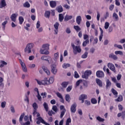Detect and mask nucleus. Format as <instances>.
Segmentation results:
<instances>
[{
    "label": "nucleus",
    "mask_w": 125,
    "mask_h": 125,
    "mask_svg": "<svg viewBox=\"0 0 125 125\" xmlns=\"http://www.w3.org/2000/svg\"><path fill=\"white\" fill-rule=\"evenodd\" d=\"M42 49L41 50V54H45L47 55L49 54V52L48 51V49H49V44H44L42 45Z\"/></svg>",
    "instance_id": "nucleus-1"
},
{
    "label": "nucleus",
    "mask_w": 125,
    "mask_h": 125,
    "mask_svg": "<svg viewBox=\"0 0 125 125\" xmlns=\"http://www.w3.org/2000/svg\"><path fill=\"white\" fill-rule=\"evenodd\" d=\"M71 46L74 50L73 52L74 54H77L78 52V53L82 52V49H81V47L79 46H75V44L72 43H71Z\"/></svg>",
    "instance_id": "nucleus-2"
},
{
    "label": "nucleus",
    "mask_w": 125,
    "mask_h": 125,
    "mask_svg": "<svg viewBox=\"0 0 125 125\" xmlns=\"http://www.w3.org/2000/svg\"><path fill=\"white\" fill-rule=\"evenodd\" d=\"M33 47H34V44L32 43L27 44L26 48L24 49V52L26 53H31Z\"/></svg>",
    "instance_id": "nucleus-3"
},
{
    "label": "nucleus",
    "mask_w": 125,
    "mask_h": 125,
    "mask_svg": "<svg viewBox=\"0 0 125 125\" xmlns=\"http://www.w3.org/2000/svg\"><path fill=\"white\" fill-rule=\"evenodd\" d=\"M92 72L91 70H87L85 71L84 74L82 75V78L83 79H86V80H87L88 79V77L91 75Z\"/></svg>",
    "instance_id": "nucleus-4"
},
{
    "label": "nucleus",
    "mask_w": 125,
    "mask_h": 125,
    "mask_svg": "<svg viewBox=\"0 0 125 125\" xmlns=\"http://www.w3.org/2000/svg\"><path fill=\"white\" fill-rule=\"evenodd\" d=\"M108 67L111 70V71H113L114 73H117V71L116 70V67H115V65L111 62H109L107 64Z\"/></svg>",
    "instance_id": "nucleus-5"
},
{
    "label": "nucleus",
    "mask_w": 125,
    "mask_h": 125,
    "mask_svg": "<svg viewBox=\"0 0 125 125\" xmlns=\"http://www.w3.org/2000/svg\"><path fill=\"white\" fill-rule=\"evenodd\" d=\"M20 63L21 65V68L22 69V71L24 72V73H26L27 70V67H26V65L25 64V63L23 62L22 60H19Z\"/></svg>",
    "instance_id": "nucleus-6"
},
{
    "label": "nucleus",
    "mask_w": 125,
    "mask_h": 125,
    "mask_svg": "<svg viewBox=\"0 0 125 125\" xmlns=\"http://www.w3.org/2000/svg\"><path fill=\"white\" fill-rule=\"evenodd\" d=\"M96 76L98 78H104V72L101 70H98L96 72Z\"/></svg>",
    "instance_id": "nucleus-7"
},
{
    "label": "nucleus",
    "mask_w": 125,
    "mask_h": 125,
    "mask_svg": "<svg viewBox=\"0 0 125 125\" xmlns=\"http://www.w3.org/2000/svg\"><path fill=\"white\" fill-rule=\"evenodd\" d=\"M76 108L77 104L74 103V104H73L70 107V110L71 113H76V111H77Z\"/></svg>",
    "instance_id": "nucleus-8"
},
{
    "label": "nucleus",
    "mask_w": 125,
    "mask_h": 125,
    "mask_svg": "<svg viewBox=\"0 0 125 125\" xmlns=\"http://www.w3.org/2000/svg\"><path fill=\"white\" fill-rule=\"evenodd\" d=\"M51 72L54 74V75H56L57 73V69H56V65L55 64H52L51 65Z\"/></svg>",
    "instance_id": "nucleus-9"
},
{
    "label": "nucleus",
    "mask_w": 125,
    "mask_h": 125,
    "mask_svg": "<svg viewBox=\"0 0 125 125\" xmlns=\"http://www.w3.org/2000/svg\"><path fill=\"white\" fill-rule=\"evenodd\" d=\"M17 16H18V14H12L10 17L11 21L15 22H16Z\"/></svg>",
    "instance_id": "nucleus-10"
},
{
    "label": "nucleus",
    "mask_w": 125,
    "mask_h": 125,
    "mask_svg": "<svg viewBox=\"0 0 125 125\" xmlns=\"http://www.w3.org/2000/svg\"><path fill=\"white\" fill-rule=\"evenodd\" d=\"M109 58H111V59H113L115 61H117V60H118V56L114 54V53H110L109 55Z\"/></svg>",
    "instance_id": "nucleus-11"
},
{
    "label": "nucleus",
    "mask_w": 125,
    "mask_h": 125,
    "mask_svg": "<svg viewBox=\"0 0 125 125\" xmlns=\"http://www.w3.org/2000/svg\"><path fill=\"white\" fill-rule=\"evenodd\" d=\"M42 60L47 61L49 63V60H51V58L49 56H43L41 57Z\"/></svg>",
    "instance_id": "nucleus-12"
},
{
    "label": "nucleus",
    "mask_w": 125,
    "mask_h": 125,
    "mask_svg": "<svg viewBox=\"0 0 125 125\" xmlns=\"http://www.w3.org/2000/svg\"><path fill=\"white\" fill-rule=\"evenodd\" d=\"M6 6V2H5V0H1L0 2V8H3Z\"/></svg>",
    "instance_id": "nucleus-13"
},
{
    "label": "nucleus",
    "mask_w": 125,
    "mask_h": 125,
    "mask_svg": "<svg viewBox=\"0 0 125 125\" xmlns=\"http://www.w3.org/2000/svg\"><path fill=\"white\" fill-rule=\"evenodd\" d=\"M124 100V98L122 95H119L118 98L115 99L116 102H122Z\"/></svg>",
    "instance_id": "nucleus-14"
},
{
    "label": "nucleus",
    "mask_w": 125,
    "mask_h": 125,
    "mask_svg": "<svg viewBox=\"0 0 125 125\" xmlns=\"http://www.w3.org/2000/svg\"><path fill=\"white\" fill-rule=\"evenodd\" d=\"M57 5V3H56V1L53 0L50 1V6L52 8H54L55 7H56Z\"/></svg>",
    "instance_id": "nucleus-15"
},
{
    "label": "nucleus",
    "mask_w": 125,
    "mask_h": 125,
    "mask_svg": "<svg viewBox=\"0 0 125 125\" xmlns=\"http://www.w3.org/2000/svg\"><path fill=\"white\" fill-rule=\"evenodd\" d=\"M42 69L43 70L44 72L46 73L47 76H49V75H50V71L47 69V67H45V66H42Z\"/></svg>",
    "instance_id": "nucleus-16"
},
{
    "label": "nucleus",
    "mask_w": 125,
    "mask_h": 125,
    "mask_svg": "<svg viewBox=\"0 0 125 125\" xmlns=\"http://www.w3.org/2000/svg\"><path fill=\"white\" fill-rule=\"evenodd\" d=\"M96 83L100 86V87H102L103 86V84L102 83V81L100 80L99 79H96Z\"/></svg>",
    "instance_id": "nucleus-17"
},
{
    "label": "nucleus",
    "mask_w": 125,
    "mask_h": 125,
    "mask_svg": "<svg viewBox=\"0 0 125 125\" xmlns=\"http://www.w3.org/2000/svg\"><path fill=\"white\" fill-rule=\"evenodd\" d=\"M54 82V77H51L49 79L48 81H47L46 84L48 85V84H51V83H53Z\"/></svg>",
    "instance_id": "nucleus-18"
},
{
    "label": "nucleus",
    "mask_w": 125,
    "mask_h": 125,
    "mask_svg": "<svg viewBox=\"0 0 125 125\" xmlns=\"http://www.w3.org/2000/svg\"><path fill=\"white\" fill-rule=\"evenodd\" d=\"M73 18V16H69V15H66L64 17V21L65 22H67L69 21V20H71Z\"/></svg>",
    "instance_id": "nucleus-19"
},
{
    "label": "nucleus",
    "mask_w": 125,
    "mask_h": 125,
    "mask_svg": "<svg viewBox=\"0 0 125 125\" xmlns=\"http://www.w3.org/2000/svg\"><path fill=\"white\" fill-rule=\"evenodd\" d=\"M54 26L55 29H56V30H55L56 34L57 35L58 32V27H59V23L56 22L55 24L54 25Z\"/></svg>",
    "instance_id": "nucleus-20"
},
{
    "label": "nucleus",
    "mask_w": 125,
    "mask_h": 125,
    "mask_svg": "<svg viewBox=\"0 0 125 125\" xmlns=\"http://www.w3.org/2000/svg\"><path fill=\"white\" fill-rule=\"evenodd\" d=\"M44 17H45V18H48V19H49V18L50 17V11H45L44 14Z\"/></svg>",
    "instance_id": "nucleus-21"
},
{
    "label": "nucleus",
    "mask_w": 125,
    "mask_h": 125,
    "mask_svg": "<svg viewBox=\"0 0 125 125\" xmlns=\"http://www.w3.org/2000/svg\"><path fill=\"white\" fill-rule=\"evenodd\" d=\"M25 116V113H22L20 117L19 122L21 125H23V119H24V116Z\"/></svg>",
    "instance_id": "nucleus-22"
},
{
    "label": "nucleus",
    "mask_w": 125,
    "mask_h": 125,
    "mask_svg": "<svg viewBox=\"0 0 125 125\" xmlns=\"http://www.w3.org/2000/svg\"><path fill=\"white\" fill-rule=\"evenodd\" d=\"M0 68H3L4 65H7V62H5L4 61H0Z\"/></svg>",
    "instance_id": "nucleus-23"
},
{
    "label": "nucleus",
    "mask_w": 125,
    "mask_h": 125,
    "mask_svg": "<svg viewBox=\"0 0 125 125\" xmlns=\"http://www.w3.org/2000/svg\"><path fill=\"white\" fill-rule=\"evenodd\" d=\"M82 21V17L81 16H77L76 18V23L78 25L81 24V21Z\"/></svg>",
    "instance_id": "nucleus-24"
},
{
    "label": "nucleus",
    "mask_w": 125,
    "mask_h": 125,
    "mask_svg": "<svg viewBox=\"0 0 125 125\" xmlns=\"http://www.w3.org/2000/svg\"><path fill=\"white\" fill-rule=\"evenodd\" d=\"M89 84V81H87L86 80H84L83 81V86L85 88H86V87H87V86H88Z\"/></svg>",
    "instance_id": "nucleus-25"
},
{
    "label": "nucleus",
    "mask_w": 125,
    "mask_h": 125,
    "mask_svg": "<svg viewBox=\"0 0 125 125\" xmlns=\"http://www.w3.org/2000/svg\"><path fill=\"white\" fill-rule=\"evenodd\" d=\"M69 84V82H63L62 83L61 85L63 88H66Z\"/></svg>",
    "instance_id": "nucleus-26"
},
{
    "label": "nucleus",
    "mask_w": 125,
    "mask_h": 125,
    "mask_svg": "<svg viewBox=\"0 0 125 125\" xmlns=\"http://www.w3.org/2000/svg\"><path fill=\"white\" fill-rule=\"evenodd\" d=\"M111 92L113 93V95H115V98H117V97H118V92L117 90H115L114 88H112Z\"/></svg>",
    "instance_id": "nucleus-27"
},
{
    "label": "nucleus",
    "mask_w": 125,
    "mask_h": 125,
    "mask_svg": "<svg viewBox=\"0 0 125 125\" xmlns=\"http://www.w3.org/2000/svg\"><path fill=\"white\" fill-rule=\"evenodd\" d=\"M79 100H82V99L84 100V99H87V95L85 94H82L80 97H79Z\"/></svg>",
    "instance_id": "nucleus-28"
},
{
    "label": "nucleus",
    "mask_w": 125,
    "mask_h": 125,
    "mask_svg": "<svg viewBox=\"0 0 125 125\" xmlns=\"http://www.w3.org/2000/svg\"><path fill=\"white\" fill-rule=\"evenodd\" d=\"M64 20V16L62 14H60L59 15V20L60 22H62Z\"/></svg>",
    "instance_id": "nucleus-29"
},
{
    "label": "nucleus",
    "mask_w": 125,
    "mask_h": 125,
    "mask_svg": "<svg viewBox=\"0 0 125 125\" xmlns=\"http://www.w3.org/2000/svg\"><path fill=\"white\" fill-rule=\"evenodd\" d=\"M106 88H108V87H110L111 85H112V83L110 82V80L109 79H107L106 81Z\"/></svg>",
    "instance_id": "nucleus-30"
},
{
    "label": "nucleus",
    "mask_w": 125,
    "mask_h": 125,
    "mask_svg": "<svg viewBox=\"0 0 125 125\" xmlns=\"http://www.w3.org/2000/svg\"><path fill=\"white\" fill-rule=\"evenodd\" d=\"M19 21L20 25H22L23 24V22H24V18L22 16L19 17Z\"/></svg>",
    "instance_id": "nucleus-31"
},
{
    "label": "nucleus",
    "mask_w": 125,
    "mask_h": 125,
    "mask_svg": "<svg viewBox=\"0 0 125 125\" xmlns=\"http://www.w3.org/2000/svg\"><path fill=\"white\" fill-rule=\"evenodd\" d=\"M65 99L67 102L69 103L71 101V97H70V95L66 94L65 97Z\"/></svg>",
    "instance_id": "nucleus-32"
},
{
    "label": "nucleus",
    "mask_w": 125,
    "mask_h": 125,
    "mask_svg": "<svg viewBox=\"0 0 125 125\" xmlns=\"http://www.w3.org/2000/svg\"><path fill=\"white\" fill-rule=\"evenodd\" d=\"M69 67H71V64L69 63H64L62 64V68H63V69H66V68H68Z\"/></svg>",
    "instance_id": "nucleus-33"
},
{
    "label": "nucleus",
    "mask_w": 125,
    "mask_h": 125,
    "mask_svg": "<svg viewBox=\"0 0 125 125\" xmlns=\"http://www.w3.org/2000/svg\"><path fill=\"white\" fill-rule=\"evenodd\" d=\"M38 121L36 122V124L37 125H40L41 123H42V120H43L42 117H39L37 118Z\"/></svg>",
    "instance_id": "nucleus-34"
},
{
    "label": "nucleus",
    "mask_w": 125,
    "mask_h": 125,
    "mask_svg": "<svg viewBox=\"0 0 125 125\" xmlns=\"http://www.w3.org/2000/svg\"><path fill=\"white\" fill-rule=\"evenodd\" d=\"M57 11L59 13H61V12H63V7L62 6H59L57 8Z\"/></svg>",
    "instance_id": "nucleus-35"
},
{
    "label": "nucleus",
    "mask_w": 125,
    "mask_h": 125,
    "mask_svg": "<svg viewBox=\"0 0 125 125\" xmlns=\"http://www.w3.org/2000/svg\"><path fill=\"white\" fill-rule=\"evenodd\" d=\"M43 106L46 112L48 111V104L45 102L43 103Z\"/></svg>",
    "instance_id": "nucleus-36"
},
{
    "label": "nucleus",
    "mask_w": 125,
    "mask_h": 125,
    "mask_svg": "<svg viewBox=\"0 0 125 125\" xmlns=\"http://www.w3.org/2000/svg\"><path fill=\"white\" fill-rule=\"evenodd\" d=\"M88 43H89V40H86L83 42V46L84 47L85 46H86L87 44Z\"/></svg>",
    "instance_id": "nucleus-37"
},
{
    "label": "nucleus",
    "mask_w": 125,
    "mask_h": 125,
    "mask_svg": "<svg viewBox=\"0 0 125 125\" xmlns=\"http://www.w3.org/2000/svg\"><path fill=\"white\" fill-rule=\"evenodd\" d=\"M88 55V53L87 52H85L84 53L82 56V58L83 59H85L87 58V56Z\"/></svg>",
    "instance_id": "nucleus-38"
},
{
    "label": "nucleus",
    "mask_w": 125,
    "mask_h": 125,
    "mask_svg": "<svg viewBox=\"0 0 125 125\" xmlns=\"http://www.w3.org/2000/svg\"><path fill=\"white\" fill-rule=\"evenodd\" d=\"M43 82V85H48V84H47L46 83L48 82V79L47 78H45L43 80H42Z\"/></svg>",
    "instance_id": "nucleus-39"
},
{
    "label": "nucleus",
    "mask_w": 125,
    "mask_h": 125,
    "mask_svg": "<svg viewBox=\"0 0 125 125\" xmlns=\"http://www.w3.org/2000/svg\"><path fill=\"white\" fill-rule=\"evenodd\" d=\"M74 29H75L76 32H80V31H81V27H80V26H79V25H74Z\"/></svg>",
    "instance_id": "nucleus-40"
},
{
    "label": "nucleus",
    "mask_w": 125,
    "mask_h": 125,
    "mask_svg": "<svg viewBox=\"0 0 125 125\" xmlns=\"http://www.w3.org/2000/svg\"><path fill=\"white\" fill-rule=\"evenodd\" d=\"M96 120L100 122H104V121H105V119H104L102 118H101L100 116L97 117Z\"/></svg>",
    "instance_id": "nucleus-41"
},
{
    "label": "nucleus",
    "mask_w": 125,
    "mask_h": 125,
    "mask_svg": "<svg viewBox=\"0 0 125 125\" xmlns=\"http://www.w3.org/2000/svg\"><path fill=\"white\" fill-rule=\"evenodd\" d=\"M23 6L24 7H27V8H29V7L31 6V5H30L29 2L27 1L23 4Z\"/></svg>",
    "instance_id": "nucleus-42"
},
{
    "label": "nucleus",
    "mask_w": 125,
    "mask_h": 125,
    "mask_svg": "<svg viewBox=\"0 0 125 125\" xmlns=\"http://www.w3.org/2000/svg\"><path fill=\"white\" fill-rule=\"evenodd\" d=\"M32 106L34 110H37L38 108H39V106H38V104H37V103H34L32 104Z\"/></svg>",
    "instance_id": "nucleus-43"
},
{
    "label": "nucleus",
    "mask_w": 125,
    "mask_h": 125,
    "mask_svg": "<svg viewBox=\"0 0 125 125\" xmlns=\"http://www.w3.org/2000/svg\"><path fill=\"white\" fill-rule=\"evenodd\" d=\"M65 113H66V109H64L62 111H61L60 118L61 119H62L63 117L64 116V115H65Z\"/></svg>",
    "instance_id": "nucleus-44"
},
{
    "label": "nucleus",
    "mask_w": 125,
    "mask_h": 125,
    "mask_svg": "<svg viewBox=\"0 0 125 125\" xmlns=\"http://www.w3.org/2000/svg\"><path fill=\"white\" fill-rule=\"evenodd\" d=\"M91 102L92 104H97V100L95 98H92L91 99Z\"/></svg>",
    "instance_id": "nucleus-45"
},
{
    "label": "nucleus",
    "mask_w": 125,
    "mask_h": 125,
    "mask_svg": "<svg viewBox=\"0 0 125 125\" xmlns=\"http://www.w3.org/2000/svg\"><path fill=\"white\" fill-rule=\"evenodd\" d=\"M115 54L116 55H118V54H119V55H124V54L122 51H116L115 52Z\"/></svg>",
    "instance_id": "nucleus-46"
},
{
    "label": "nucleus",
    "mask_w": 125,
    "mask_h": 125,
    "mask_svg": "<svg viewBox=\"0 0 125 125\" xmlns=\"http://www.w3.org/2000/svg\"><path fill=\"white\" fill-rule=\"evenodd\" d=\"M8 23L7 21H5L3 22L2 23V26L3 30L5 29V25H6Z\"/></svg>",
    "instance_id": "nucleus-47"
},
{
    "label": "nucleus",
    "mask_w": 125,
    "mask_h": 125,
    "mask_svg": "<svg viewBox=\"0 0 125 125\" xmlns=\"http://www.w3.org/2000/svg\"><path fill=\"white\" fill-rule=\"evenodd\" d=\"M113 18H115V20L116 21H118L119 20V17H118V15L116 13H114L113 15Z\"/></svg>",
    "instance_id": "nucleus-48"
},
{
    "label": "nucleus",
    "mask_w": 125,
    "mask_h": 125,
    "mask_svg": "<svg viewBox=\"0 0 125 125\" xmlns=\"http://www.w3.org/2000/svg\"><path fill=\"white\" fill-rule=\"evenodd\" d=\"M74 78L75 79H78V78H80V75H79V73H78V72L77 71L74 72Z\"/></svg>",
    "instance_id": "nucleus-49"
},
{
    "label": "nucleus",
    "mask_w": 125,
    "mask_h": 125,
    "mask_svg": "<svg viewBox=\"0 0 125 125\" xmlns=\"http://www.w3.org/2000/svg\"><path fill=\"white\" fill-rule=\"evenodd\" d=\"M52 110H54L55 113H57V111H58L57 106L56 105H53L52 107Z\"/></svg>",
    "instance_id": "nucleus-50"
},
{
    "label": "nucleus",
    "mask_w": 125,
    "mask_h": 125,
    "mask_svg": "<svg viewBox=\"0 0 125 125\" xmlns=\"http://www.w3.org/2000/svg\"><path fill=\"white\" fill-rule=\"evenodd\" d=\"M35 81H36V82H37V83L38 84H39L40 85H42H42H43V81H39L38 79H35Z\"/></svg>",
    "instance_id": "nucleus-51"
},
{
    "label": "nucleus",
    "mask_w": 125,
    "mask_h": 125,
    "mask_svg": "<svg viewBox=\"0 0 125 125\" xmlns=\"http://www.w3.org/2000/svg\"><path fill=\"white\" fill-rule=\"evenodd\" d=\"M82 82H83L82 80H79L77 81L76 83V86H79V85H80V84H81V83H82Z\"/></svg>",
    "instance_id": "nucleus-52"
},
{
    "label": "nucleus",
    "mask_w": 125,
    "mask_h": 125,
    "mask_svg": "<svg viewBox=\"0 0 125 125\" xmlns=\"http://www.w3.org/2000/svg\"><path fill=\"white\" fill-rule=\"evenodd\" d=\"M109 26H110V23L108 22H106L104 24V29H108V28H109Z\"/></svg>",
    "instance_id": "nucleus-53"
},
{
    "label": "nucleus",
    "mask_w": 125,
    "mask_h": 125,
    "mask_svg": "<svg viewBox=\"0 0 125 125\" xmlns=\"http://www.w3.org/2000/svg\"><path fill=\"white\" fill-rule=\"evenodd\" d=\"M56 94L57 96H58V97H59V98L61 99L63 97V96H62L61 93H60L59 92H57V93H56Z\"/></svg>",
    "instance_id": "nucleus-54"
},
{
    "label": "nucleus",
    "mask_w": 125,
    "mask_h": 125,
    "mask_svg": "<svg viewBox=\"0 0 125 125\" xmlns=\"http://www.w3.org/2000/svg\"><path fill=\"white\" fill-rule=\"evenodd\" d=\"M72 88H73V87L72 86H68L66 88L67 92H70V91L72 90Z\"/></svg>",
    "instance_id": "nucleus-55"
},
{
    "label": "nucleus",
    "mask_w": 125,
    "mask_h": 125,
    "mask_svg": "<svg viewBox=\"0 0 125 125\" xmlns=\"http://www.w3.org/2000/svg\"><path fill=\"white\" fill-rule=\"evenodd\" d=\"M41 95L42 97V98H45L46 97V95H47V93L46 92H42L41 94Z\"/></svg>",
    "instance_id": "nucleus-56"
},
{
    "label": "nucleus",
    "mask_w": 125,
    "mask_h": 125,
    "mask_svg": "<svg viewBox=\"0 0 125 125\" xmlns=\"http://www.w3.org/2000/svg\"><path fill=\"white\" fill-rule=\"evenodd\" d=\"M71 119L70 118H68L66 120V125H70V123H71Z\"/></svg>",
    "instance_id": "nucleus-57"
},
{
    "label": "nucleus",
    "mask_w": 125,
    "mask_h": 125,
    "mask_svg": "<svg viewBox=\"0 0 125 125\" xmlns=\"http://www.w3.org/2000/svg\"><path fill=\"white\" fill-rule=\"evenodd\" d=\"M6 105V102H3L1 103V108H5V105Z\"/></svg>",
    "instance_id": "nucleus-58"
},
{
    "label": "nucleus",
    "mask_w": 125,
    "mask_h": 125,
    "mask_svg": "<svg viewBox=\"0 0 125 125\" xmlns=\"http://www.w3.org/2000/svg\"><path fill=\"white\" fill-rule=\"evenodd\" d=\"M37 98H38V100H39V101H42V98L40 93L37 94Z\"/></svg>",
    "instance_id": "nucleus-59"
},
{
    "label": "nucleus",
    "mask_w": 125,
    "mask_h": 125,
    "mask_svg": "<svg viewBox=\"0 0 125 125\" xmlns=\"http://www.w3.org/2000/svg\"><path fill=\"white\" fill-rule=\"evenodd\" d=\"M65 32L67 34H71V29L67 27L65 30Z\"/></svg>",
    "instance_id": "nucleus-60"
},
{
    "label": "nucleus",
    "mask_w": 125,
    "mask_h": 125,
    "mask_svg": "<svg viewBox=\"0 0 125 125\" xmlns=\"http://www.w3.org/2000/svg\"><path fill=\"white\" fill-rule=\"evenodd\" d=\"M85 105H87V106H89L90 105V101L85 100L84 102Z\"/></svg>",
    "instance_id": "nucleus-61"
},
{
    "label": "nucleus",
    "mask_w": 125,
    "mask_h": 125,
    "mask_svg": "<svg viewBox=\"0 0 125 125\" xmlns=\"http://www.w3.org/2000/svg\"><path fill=\"white\" fill-rule=\"evenodd\" d=\"M41 121H42V124H43L44 125H50L49 124L44 121L43 119H41Z\"/></svg>",
    "instance_id": "nucleus-62"
},
{
    "label": "nucleus",
    "mask_w": 125,
    "mask_h": 125,
    "mask_svg": "<svg viewBox=\"0 0 125 125\" xmlns=\"http://www.w3.org/2000/svg\"><path fill=\"white\" fill-rule=\"evenodd\" d=\"M89 36L87 34L83 35V40L86 41V40H88Z\"/></svg>",
    "instance_id": "nucleus-63"
},
{
    "label": "nucleus",
    "mask_w": 125,
    "mask_h": 125,
    "mask_svg": "<svg viewBox=\"0 0 125 125\" xmlns=\"http://www.w3.org/2000/svg\"><path fill=\"white\" fill-rule=\"evenodd\" d=\"M122 119H125V110L124 111H122Z\"/></svg>",
    "instance_id": "nucleus-64"
}]
</instances>
